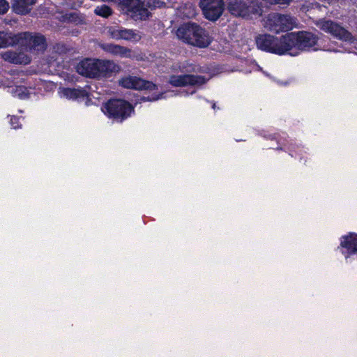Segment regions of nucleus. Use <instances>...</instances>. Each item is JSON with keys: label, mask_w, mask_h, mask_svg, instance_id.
I'll return each instance as SVG.
<instances>
[{"label": "nucleus", "mask_w": 357, "mask_h": 357, "mask_svg": "<svg viewBox=\"0 0 357 357\" xmlns=\"http://www.w3.org/2000/svg\"><path fill=\"white\" fill-rule=\"evenodd\" d=\"M317 24L320 29L338 40L351 43L354 40V36L348 30L332 20H321Z\"/></svg>", "instance_id": "obj_9"}, {"label": "nucleus", "mask_w": 357, "mask_h": 357, "mask_svg": "<svg viewBox=\"0 0 357 357\" xmlns=\"http://www.w3.org/2000/svg\"><path fill=\"white\" fill-rule=\"evenodd\" d=\"M284 39L287 41L289 52L294 47L301 50H307L317 44L318 37L311 32L298 31L286 33Z\"/></svg>", "instance_id": "obj_6"}, {"label": "nucleus", "mask_w": 357, "mask_h": 357, "mask_svg": "<svg viewBox=\"0 0 357 357\" xmlns=\"http://www.w3.org/2000/svg\"><path fill=\"white\" fill-rule=\"evenodd\" d=\"M177 37L183 42L204 48L211 43L208 33L196 23H186L181 26L176 31Z\"/></svg>", "instance_id": "obj_2"}, {"label": "nucleus", "mask_w": 357, "mask_h": 357, "mask_svg": "<svg viewBox=\"0 0 357 357\" xmlns=\"http://www.w3.org/2000/svg\"><path fill=\"white\" fill-rule=\"evenodd\" d=\"M212 107H213V109H214L216 108L215 103H213Z\"/></svg>", "instance_id": "obj_26"}, {"label": "nucleus", "mask_w": 357, "mask_h": 357, "mask_svg": "<svg viewBox=\"0 0 357 357\" xmlns=\"http://www.w3.org/2000/svg\"><path fill=\"white\" fill-rule=\"evenodd\" d=\"M101 47L105 51L111 53L114 55H119L121 57L126 58L131 56V50L129 48L123 46L107 43L101 45Z\"/></svg>", "instance_id": "obj_15"}, {"label": "nucleus", "mask_w": 357, "mask_h": 357, "mask_svg": "<svg viewBox=\"0 0 357 357\" xmlns=\"http://www.w3.org/2000/svg\"><path fill=\"white\" fill-rule=\"evenodd\" d=\"M62 96L68 99H77L87 97L89 92L85 89H63L61 91Z\"/></svg>", "instance_id": "obj_17"}, {"label": "nucleus", "mask_w": 357, "mask_h": 357, "mask_svg": "<svg viewBox=\"0 0 357 357\" xmlns=\"http://www.w3.org/2000/svg\"><path fill=\"white\" fill-rule=\"evenodd\" d=\"M125 28L112 26L107 28L108 35L114 40H123Z\"/></svg>", "instance_id": "obj_20"}, {"label": "nucleus", "mask_w": 357, "mask_h": 357, "mask_svg": "<svg viewBox=\"0 0 357 357\" xmlns=\"http://www.w3.org/2000/svg\"><path fill=\"white\" fill-rule=\"evenodd\" d=\"M140 39L141 35L138 31L125 28L123 40L137 42Z\"/></svg>", "instance_id": "obj_21"}, {"label": "nucleus", "mask_w": 357, "mask_h": 357, "mask_svg": "<svg viewBox=\"0 0 357 357\" xmlns=\"http://www.w3.org/2000/svg\"><path fill=\"white\" fill-rule=\"evenodd\" d=\"M229 12L234 16L247 17L251 15H261L262 6L257 1L230 0L227 3Z\"/></svg>", "instance_id": "obj_5"}, {"label": "nucleus", "mask_w": 357, "mask_h": 357, "mask_svg": "<svg viewBox=\"0 0 357 357\" xmlns=\"http://www.w3.org/2000/svg\"><path fill=\"white\" fill-rule=\"evenodd\" d=\"M204 77L190 74L181 75H172L169 77V83L175 87L185 86L188 85L199 86L206 82Z\"/></svg>", "instance_id": "obj_12"}, {"label": "nucleus", "mask_w": 357, "mask_h": 357, "mask_svg": "<svg viewBox=\"0 0 357 357\" xmlns=\"http://www.w3.org/2000/svg\"><path fill=\"white\" fill-rule=\"evenodd\" d=\"M158 99H159V97L158 96V97H156V98H153L152 100H158Z\"/></svg>", "instance_id": "obj_27"}, {"label": "nucleus", "mask_w": 357, "mask_h": 357, "mask_svg": "<svg viewBox=\"0 0 357 357\" xmlns=\"http://www.w3.org/2000/svg\"><path fill=\"white\" fill-rule=\"evenodd\" d=\"M284 38L286 34L280 38L270 34H263L257 37L256 44L257 47L263 51L282 55L288 52L287 41Z\"/></svg>", "instance_id": "obj_4"}, {"label": "nucleus", "mask_w": 357, "mask_h": 357, "mask_svg": "<svg viewBox=\"0 0 357 357\" xmlns=\"http://www.w3.org/2000/svg\"><path fill=\"white\" fill-rule=\"evenodd\" d=\"M19 120L20 119L15 116H13L10 119V124L14 129H16L20 127Z\"/></svg>", "instance_id": "obj_25"}, {"label": "nucleus", "mask_w": 357, "mask_h": 357, "mask_svg": "<svg viewBox=\"0 0 357 357\" xmlns=\"http://www.w3.org/2000/svg\"><path fill=\"white\" fill-rule=\"evenodd\" d=\"M103 111L109 117L122 121L130 116L132 106L128 102L116 99L109 100L104 106Z\"/></svg>", "instance_id": "obj_7"}, {"label": "nucleus", "mask_w": 357, "mask_h": 357, "mask_svg": "<svg viewBox=\"0 0 357 357\" xmlns=\"http://www.w3.org/2000/svg\"><path fill=\"white\" fill-rule=\"evenodd\" d=\"M17 44L29 50L43 51L47 46L45 37L38 33H20L17 34Z\"/></svg>", "instance_id": "obj_10"}, {"label": "nucleus", "mask_w": 357, "mask_h": 357, "mask_svg": "<svg viewBox=\"0 0 357 357\" xmlns=\"http://www.w3.org/2000/svg\"><path fill=\"white\" fill-rule=\"evenodd\" d=\"M341 246L347 248L349 253L357 252V234H351L344 237Z\"/></svg>", "instance_id": "obj_19"}, {"label": "nucleus", "mask_w": 357, "mask_h": 357, "mask_svg": "<svg viewBox=\"0 0 357 357\" xmlns=\"http://www.w3.org/2000/svg\"><path fill=\"white\" fill-rule=\"evenodd\" d=\"M94 12L96 15L104 17H107L108 16H109L112 14L111 8L106 5H102L101 6H97Z\"/></svg>", "instance_id": "obj_22"}, {"label": "nucleus", "mask_w": 357, "mask_h": 357, "mask_svg": "<svg viewBox=\"0 0 357 357\" xmlns=\"http://www.w3.org/2000/svg\"><path fill=\"white\" fill-rule=\"evenodd\" d=\"M1 56L4 61L15 64H27L30 62L29 57L22 52L8 50L2 52Z\"/></svg>", "instance_id": "obj_14"}, {"label": "nucleus", "mask_w": 357, "mask_h": 357, "mask_svg": "<svg viewBox=\"0 0 357 357\" xmlns=\"http://www.w3.org/2000/svg\"><path fill=\"white\" fill-rule=\"evenodd\" d=\"M119 66L109 60L86 59L77 66V72L90 78L111 77L119 71Z\"/></svg>", "instance_id": "obj_1"}, {"label": "nucleus", "mask_w": 357, "mask_h": 357, "mask_svg": "<svg viewBox=\"0 0 357 357\" xmlns=\"http://www.w3.org/2000/svg\"><path fill=\"white\" fill-rule=\"evenodd\" d=\"M296 22L288 15L272 13L268 15L265 26L270 31L279 33L292 29Z\"/></svg>", "instance_id": "obj_8"}, {"label": "nucleus", "mask_w": 357, "mask_h": 357, "mask_svg": "<svg viewBox=\"0 0 357 357\" xmlns=\"http://www.w3.org/2000/svg\"><path fill=\"white\" fill-rule=\"evenodd\" d=\"M26 89L23 86H17L15 89V96H18L20 98L23 99L28 97L27 93H25Z\"/></svg>", "instance_id": "obj_23"}, {"label": "nucleus", "mask_w": 357, "mask_h": 357, "mask_svg": "<svg viewBox=\"0 0 357 357\" xmlns=\"http://www.w3.org/2000/svg\"><path fill=\"white\" fill-rule=\"evenodd\" d=\"M36 1V0H14L12 9L17 14L25 15L31 10Z\"/></svg>", "instance_id": "obj_16"}, {"label": "nucleus", "mask_w": 357, "mask_h": 357, "mask_svg": "<svg viewBox=\"0 0 357 357\" xmlns=\"http://www.w3.org/2000/svg\"><path fill=\"white\" fill-rule=\"evenodd\" d=\"M114 3L126 13H132L135 20H146L150 15L149 9L161 8L165 3L160 0H115Z\"/></svg>", "instance_id": "obj_3"}, {"label": "nucleus", "mask_w": 357, "mask_h": 357, "mask_svg": "<svg viewBox=\"0 0 357 357\" xmlns=\"http://www.w3.org/2000/svg\"><path fill=\"white\" fill-rule=\"evenodd\" d=\"M17 43V34L0 31V48L12 46Z\"/></svg>", "instance_id": "obj_18"}, {"label": "nucleus", "mask_w": 357, "mask_h": 357, "mask_svg": "<svg viewBox=\"0 0 357 357\" xmlns=\"http://www.w3.org/2000/svg\"><path fill=\"white\" fill-rule=\"evenodd\" d=\"M9 8V3L6 0H0V14H5Z\"/></svg>", "instance_id": "obj_24"}, {"label": "nucleus", "mask_w": 357, "mask_h": 357, "mask_svg": "<svg viewBox=\"0 0 357 357\" xmlns=\"http://www.w3.org/2000/svg\"><path fill=\"white\" fill-rule=\"evenodd\" d=\"M199 6L205 18L210 21H216L224 10L223 0H201Z\"/></svg>", "instance_id": "obj_11"}, {"label": "nucleus", "mask_w": 357, "mask_h": 357, "mask_svg": "<svg viewBox=\"0 0 357 357\" xmlns=\"http://www.w3.org/2000/svg\"><path fill=\"white\" fill-rule=\"evenodd\" d=\"M119 85L127 89H133L136 90H155L156 84L151 82L142 79L137 77L128 76L121 79L119 81Z\"/></svg>", "instance_id": "obj_13"}]
</instances>
